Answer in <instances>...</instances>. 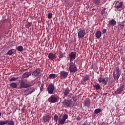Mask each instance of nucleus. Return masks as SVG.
Instances as JSON below:
<instances>
[{"instance_id": "f257e3e1", "label": "nucleus", "mask_w": 125, "mask_h": 125, "mask_svg": "<svg viewBox=\"0 0 125 125\" xmlns=\"http://www.w3.org/2000/svg\"><path fill=\"white\" fill-rule=\"evenodd\" d=\"M61 116L62 115H60L59 117L57 114L55 115L54 116V120L56 122H58L59 125H64L65 124V122H66V120L67 119H68V115L67 114H63L62 118H61Z\"/></svg>"}, {"instance_id": "f03ea898", "label": "nucleus", "mask_w": 125, "mask_h": 125, "mask_svg": "<svg viewBox=\"0 0 125 125\" xmlns=\"http://www.w3.org/2000/svg\"><path fill=\"white\" fill-rule=\"evenodd\" d=\"M113 74L114 80L115 81H118L119 78H120V76H121V74H122V72L120 71V67L119 66L116 67L114 69Z\"/></svg>"}, {"instance_id": "7ed1b4c3", "label": "nucleus", "mask_w": 125, "mask_h": 125, "mask_svg": "<svg viewBox=\"0 0 125 125\" xmlns=\"http://www.w3.org/2000/svg\"><path fill=\"white\" fill-rule=\"evenodd\" d=\"M69 70L70 73H73L74 74V73H76V72H78V67H77V66H76V62L69 63Z\"/></svg>"}, {"instance_id": "20e7f679", "label": "nucleus", "mask_w": 125, "mask_h": 125, "mask_svg": "<svg viewBox=\"0 0 125 125\" xmlns=\"http://www.w3.org/2000/svg\"><path fill=\"white\" fill-rule=\"evenodd\" d=\"M47 90L49 94H53L54 93V85L52 83L49 84L47 88Z\"/></svg>"}, {"instance_id": "39448f33", "label": "nucleus", "mask_w": 125, "mask_h": 125, "mask_svg": "<svg viewBox=\"0 0 125 125\" xmlns=\"http://www.w3.org/2000/svg\"><path fill=\"white\" fill-rule=\"evenodd\" d=\"M69 57L70 62L69 63H74L73 61L76 59V54L75 52H71L68 54Z\"/></svg>"}, {"instance_id": "423d86ee", "label": "nucleus", "mask_w": 125, "mask_h": 125, "mask_svg": "<svg viewBox=\"0 0 125 125\" xmlns=\"http://www.w3.org/2000/svg\"><path fill=\"white\" fill-rule=\"evenodd\" d=\"M68 75H69V72H67L64 70L60 72V79H64L68 78Z\"/></svg>"}, {"instance_id": "0eeeda50", "label": "nucleus", "mask_w": 125, "mask_h": 125, "mask_svg": "<svg viewBox=\"0 0 125 125\" xmlns=\"http://www.w3.org/2000/svg\"><path fill=\"white\" fill-rule=\"evenodd\" d=\"M72 100L65 99L62 102V105L67 107H71V105H72Z\"/></svg>"}, {"instance_id": "6e6552de", "label": "nucleus", "mask_w": 125, "mask_h": 125, "mask_svg": "<svg viewBox=\"0 0 125 125\" xmlns=\"http://www.w3.org/2000/svg\"><path fill=\"white\" fill-rule=\"evenodd\" d=\"M85 35V31H84V30L81 28L79 29L78 31V38L83 39V38H84Z\"/></svg>"}, {"instance_id": "1a4fd4ad", "label": "nucleus", "mask_w": 125, "mask_h": 125, "mask_svg": "<svg viewBox=\"0 0 125 125\" xmlns=\"http://www.w3.org/2000/svg\"><path fill=\"white\" fill-rule=\"evenodd\" d=\"M125 90V85H121L119 88L115 92L116 94H121Z\"/></svg>"}, {"instance_id": "9d476101", "label": "nucleus", "mask_w": 125, "mask_h": 125, "mask_svg": "<svg viewBox=\"0 0 125 125\" xmlns=\"http://www.w3.org/2000/svg\"><path fill=\"white\" fill-rule=\"evenodd\" d=\"M48 101L50 103H56V102H58V100H57V98L55 97L54 96H51L48 99Z\"/></svg>"}, {"instance_id": "9b49d317", "label": "nucleus", "mask_w": 125, "mask_h": 125, "mask_svg": "<svg viewBox=\"0 0 125 125\" xmlns=\"http://www.w3.org/2000/svg\"><path fill=\"white\" fill-rule=\"evenodd\" d=\"M51 119V115L50 114H45L44 116L42 117V121L44 122V123H46V122H49Z\"/></svg>"}, {"instance_id": "f8f14e48", "label": "nucleus", "mask_w": 125, "mask_h": 125, "mask_svg": "<svg viewBox=\"0 0 125 125\" xmlns=\"http://www.w3.org/2000/svg\"><path fill=\"white\" fill-rule=\"evenodd\" d=\"M20 88H27V87H29L30 86V85L28 84L25 83V82L23 81H21L20 83Z\"/></svg>"}, {"instance_id": "ddd939ff", "label": "nucleus", "mask_w": 125, "mask_h": 125, "mask_svg": "<svg viewBox=\"0 0 125 125\" xmlns=\"http://www.w3.org/2000/svg\"><path fill=\"white\" fill-rule=\"evenodd\" d=\"M63 93V98L64 99V98H65V97H67L68 96V95H69V94L70 93V89L68 88L65 89Z\"/></svg>"}, {"instance_id": "4468645a", "label": "nucleus", "mask_w": 125, "mask_h": 125, "mask_svg": "<svg viewBox=\"0 0 125 125\" xmlns=\"http://www.w3.org/2000/svg\"><path fill=\"white\" fill-rule=\"evenodd\" d=\"M40 74H41V70L40 69H36L32 72V76L38 77Z\"/></svg>"}, {"instance_id": "2eb2a0df", "label": "nucleus", "mask_w": 125, "mask_h": 125, "mask_svg": "<svg viewBox=\"0 0 125 125\" xmlns=\"http://www.w3.org/2000/svg\"><path fill=\"white\" fill-rule=\"evenodd\" d=\"M48 57L49 59H50V60H54V59H56V57H57L56 56V55H55V54L50 53L48 55Z\"/></svg>"}, {"instance_id": "dca6fc26", "label": "nucleus", "mask_w": 125, "mask_h": 125, "mask_svg": "<svg viewBox=\"0 0 125 125\" xmlns=\"http://www.w3.org/2000/svg\"><path fill=\"white\" fill-rule=\"evenodd\" d=\"M109 24L110 26H115V25H117V21H116L113 19L109 21Z\"/></svg>"}, {"instance_id": "f3484780", "label": "nucleus", "mask_w": 125, "mask_h": 125, "mask_svg": "<svg viewBox=\"0 0 125 125\" xmlns=\"http://www.w3.org/2000/svg\"><path fill=\"white\" fill-rule=\"evenodd\" d=\"M102 35V33H101V31H97L95 34V36H96V37L97 38V39H100Z\"/></svg>"}, {"instance_id": "a211bd4d", "label": "nucleus", "mask_w": 125, "mask_h": 125, "mask_svg": "<svg viewBox=\"0 0 125 125\" xmlns=\"http://www.w3.org/2000/svg\"><path fill=\"white\" fill-rule=\"evenodd\" d=\"M93 87L95 88L96 90H100V89L101 88V86H100L98 83H97L93 85Z\"/></svg>"}, {"instance_id": "6ab92c4d", "label": "nucleus", "mask_w": 125, "mask_h": 125, "mask_svg": "<svg viewBox=\"0 0 125 125\" xmlns=\"http://www.w3.org/2000/svg\"><path fill=\"white\" fill-rule=\"evenodd\" d=\"M31 75H32L31 72H25L23 74L22 78H23V79L28 78V77H29V76H31Z\"/></svg>"}, {"instance_id": "aec40b11", "label": "nucleus", "mask_w": 125, "mask_h": 125, "mask_svg": "<svg viewBox=\"0 0 125 125\" xmlns=\"http://www.w3.org/2000/svg\"><path fill=\"white\" fill-rule=\"evenodd\" d=\"M56 78H57V75L55 74L52 73L49 75V79H50V80H51L52 79H54Z\"/></svg>"}, {"instance_id": "412c9836", "label": "nucleus", "mask_w": 125, "mask_h": 125, "mask_svg": "<svg viewBox=\"0 0 125 125\" xmlns=\"http://www.w3.org/2000/svg\"><path fill=\"white\" fill-rule=\"evenodd\" d=\"M15 49H11V50H9L7 53V55H12V54H13L15 52Z\"/></svg>"}, {"instance_id": "4be33fe9", "label": "nucleus", "mask_w": 125, "mask_h": 125, "mask_svg": "<svg viewBox=\"0 0 125 125\" xmlns=\"http://www.w3.org/2000/svg\"><path fill=\"white\" fill-rule=\"evenodd\" d=\"M84 105L85 106H89V104H90V100L89 99H87L83 103Z\"/></svg>"}, {"instance_id": "5701e85b", "label": "nucleus", "mask_w": 125, "mask_h": 125, "mask_svg": "<svg viewBox=\"0 0 125 125\" xmlns=\"http://www.w3.org/2000/svg\"><path fill=\"white\" fill-rule=\"evenodd\" d=\"M10 86L12 88H17V83H11L10 84Z\"/></svg>"}, {"instance_id": "b1692460", "label": "nucleus", "mask_w": 125, "mask_h": 125, "mask_svg": "<svg viewBox=\"0 0 125 125\" xmlns=\"http://www.w3.org/2000/svg\"><path fill=\"white\" fill-rule=\"evenodd\" d=\"M88 79H89V75H86L85 76H83V81L84 83H85L86 81H88Z\"/></svg>"}, {"instance_id": "393cba45", "label": "nucleus", "mask_w": 125, "mask_h": 125, "mask_svg": "<svg viewBox=\"0 0 125 125\" xmlns=\"http://www.w3.org/2000/svg\"><path fill=\"white\" fill-rule=\"evenodd\" d=\"M93 1L95 5H100V0H93Z\"/></svg>"}, {"instance_id": "a878e982", "label": "nucleus", "mask_w": 125, "mask_h": 125, "mask_svg": "<svg viewBox=\"0 0 125 125\" xmlns=\"http://www.w3.org/2000/svg\"><path fill=\"white\" fill-rule=\"evenodd\" d=\"M102 83H103V84L104 85H107V84L108 83V80L105 78H104L103 80L102 81Z\"/></svg>"}, {"instance_id": "bb28decb", "label": "nucleus", "mask_w": 125, "mask_h": 125, "mask_svg": "<svg viewBox=\"0 0 125 125\" xmlns=\"http://www.w3.org/2000/svg\"><path fill=\"white\" fill-rule=\"evenodd\" d=\"M17 49L18 51L22 52V51H23V47L22 46H19L17 47Z\"/></svg>"}, {"instance_id": "cd10ccee", "label": "nucleus", "mask_w": 125, "mask_h": 125, "mask_svg": "<svg viewBox=\"0 0 125 125\" xmlns=\"http://www.w3.org/2000/svg\"><path fill=\"white\" fill-rule=\"evenodd\" d=\"M122 7H123V2H120L119 3V5L116 6V8H117V9H119L120 8H122Z\"/></svg>"}, {"instance_id": "c85d7f7f", "label": "nucleus", "mask_w": 125, "mask_h": 125, "mask_svg": "<svg viewBox=\"0 0 125 125\" xmlns=\"http://www.w3.org/2000/svg\"><path fill=\"white\" fill-rule=\"evenodd\" d=\"M100 112H101V109H100V108H97V109H95L94 111L95 114H99V113H100Z\"/></svg>"}, {"instance_id": "c756f323", "label": "nucleus", "mask_w": 125, "mask_h": 125, "mask_svg": "<svg viewBox=\"0 0 125 125\" xmlns=\"http://www.w3.org/2000/svg\"><path fill=\"white\" fill-rule=\"evenodd\" d=\"M19 78H15V77H13L11 79L9 80V82H15L16 80H18Z\"/></svg>"}, {"instance_id": "7c9ffc66", "label": "nucleus", "mask_w": 125, "mask_h": 125, "mask_svg": "<svg viewBox=\"0 0 125 125\" xmlns=\"http://www.w3.org/2000/svg\"><path fill=\"white\" fill-rule=\"evenodd\" d=\"M6 121H1L0 120V125H6Z\"/></svg>"}, {"instance_id": "2f4dec72", "label": "nucleus", "mask_w": 125, "mask_h": 125, "mask_svg": "<svg viewBox=\"0 0 125 125\" xmlns=\"http://www.w3.org/2000/svg\"><path fill=\"white\" fill-rule=\"evenodd\" d=\"M48 19H51V18H52V13H49L48 14Z\"/></svg>"}, {"instance_id": "473e14b6", "label": "nucleus", "mask_w": 125, "mask_h": 125, "mask_svg": "<svg viewBox=\"0 0 125 125\" xmlns=\"http://www.w3.org/2000/svg\"><path fill=\"white\" fill-rule=\"evenodd\" d=\"M104 78H102V77H100L99 79H98V82L100 83H102V81L103 80Z\"/></svg>"}, {"instance_id": "72a5a7b5", "label": "nucleus", "mask_w": 125, "mask_h": 125, "mask_svg": "<svg viewBox=\"0 0 125 125\" xmlns=\"http://www.w3.org/2000/svg\"><path fill=\"white\" fill-rule=\"evenodd\" d=\"M58 57L60 59L62 58V57H63V54H62V53H59Z\"/></svg>"}, {"instance_id": "f704fd0d", "label": "nucleus", "mask_w": 125, "mask_h": 125, "mask_svg": "<svg viewBox=\"0 0 125 125\" xmlns=\"http://www.w3.org/2000/svg\"><path fill=\"white\" fill-rule=\"evenodd\" d=\"M76 120L77 121H81V120H82V116H78L77 118H76Z\"/></svg>"}, {"instance_id": "c9c22d12", "label": "nucleus", "mask_w": 125, "mask_h": 125, "mask_svg": "<svg viewBox=\"0 0 125 125\" xmlns=\"http://www.w3.org/2000/svg\"><path fill=\"white\" fill-rule=\"evenodd\" d=\"M72 98V93L70 94L69 96L67 95V99Z\"/></svg>"}, {"instance_id": "e433bc0d", "label": "nucleus", "mask_w": 125, "mask_h": 125, "mask_svg": "<svg viewBox=\"0 0 125 125\" xmlns=\"http://www.w3.org/2000/svg\"><path fill=\"white\" fill-rule=\"evenodd\" d=\"M40 91H43V85H42L40 87Z\"/></svg>"}, {"instance_id": "4c0bfd02", "label": "nucleus", "mask_w": 125, "mask_h": 125, "mask_svg": "<svg viewBox=\"0 0 125 125\" xmlns=\"http://www.w3.org/2000/svg\"><path fill=\"white\" fill-rule=\"evenodd\" d=\"M107 30L105 29H104L102 31L103 34H106Z\"/></svg>"}, {"instance_id": "58836bf2", "label": "nucleus", "mask_w": 125, "mask_h": 125, "mask_svg": "<svg viewBox=\"0 0 125 125\" xmlns=\"http://www.w3.org/2000/svg\"><path fill=\"white\" fill-rule=\"evenodd\" d=\"M21 112H22V113H24V112H25V108H21Z\"/></svg>"}, {"instance_id": "ea45409f", "label": "nucleus", "mask_w": 125, "mask_h": 125, "mask_svg": "<svg viewBox=\"0 0 125 125\" xmlns=\"http://www.w3.org/2000/svg\"><path fill=\"white\" fill-rule=\"evenodd\" d=\"M35 90H36V88H32V92H34V91H35Z\"/></svg>"}, {"instance_id": "a19ab883", "label": "nucleus", "mask_w": 125, "mask_h": 125, "mask_svg": "<svg viewBox=\"0 0 125 125\" xmlns=\"http://www.w3.org/2000/svg\"><path fill=\"white\" fill-rule=\"evenodd\" d=\"M125 21H123L122 22V24H125Z\"/></svg>"}, {"instance_id": "79ce46f5", "label": "nucleus", "mask_w": 125, "mask_h": 125, "mask_svg": "<svg viewBox=\"0 0 125 125\" xmlns=\"http://www.w3.org/2000/svg\"><path fill=\"white\" fill-rule=\"evenodd\" d=\"M4 22H5V20H4L3 21H2V23H4Z\"/></svg>"}, {"instance_id": "37998d69", "label": "nucleus", "mask_w": 125, "mask_h": 125, "mask_svg": "<svg viewBox=\"0 0 125 125\" xmlns=\"http://www.w3.org/2000/svg\"><path fill=\"white\" fill-rule=\"evenodd\" d=\"M92 10L94 11V10H95V9L93 8V9H92Z\"/></svg>"}, {"instance_id": "c03bdc74", "label": "nucleus", "mask_w": 125, "mask_h": 125, "mask_svg": "<svg viewBox=\"0 0 125 125\" xmlns=\"http://www.w3.org/2000/svg\"><path fill=\"white\" fill-rule=\"evenodd\" d=\"M1 116V112H0V117Z\"/></svg>"}, {"instance_id": "a18cd8bd", "label": "nucleus", "mask_w": 125, "mask_h": 125, "mask_svg": "<svg viewBox=\"0 0 125 125\" xmlns=\"http://www.w3.org/2000/svg\"><path fill=\"white\" fill-rule=\"evenodd\" d=\"M122 26H125V25H124V24H122Z\"/></svg>"}]
</instances>
